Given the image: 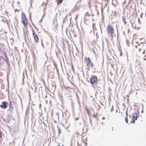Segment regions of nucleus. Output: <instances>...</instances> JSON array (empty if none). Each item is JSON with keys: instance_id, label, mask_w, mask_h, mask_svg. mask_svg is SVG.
I'll return each instance as SVG.
<instances>
[{"instance_id": "bf43d9fd", "label": "nucleus", "mask_w": 146, "mask_h": 146, "mask_svg": "<svg viewBox=\"0 0 146 146\" xmlns=\"http://www.w3.org/2000/svg\"><path fill=\"white\" fill-rule=\"evenodd\" d=\"M9 100H10L9 98Z\"/></svg>"}, {"instance_id": "b1692460", "label": "nucleus", "mask_w": 146, "mask_h": 146, "mask_svg": "<svg viewBox=\"0 0 146 146\" xmlns=\"http://www.w3.org/2000/svg\"><path fill=\"white\" fill-rule=\"evenodd\" d=\"M72 69L73 71H74V68L72 65Z\"/></svg>"}, {"instance_id": "f8f14e48", "label": "nucleus", "mask_w": 146, "mask_h": 146, "mask_svg": "<svg viewBox=\"0 0 146 146\" xmlns=\"http://www.w3.org/2000/svg\"><path fill=\"white\" fill-rule=\"evenodd\" d=\"M6 69L7 70H8V71L7 70V72H9V71L10 70V63H8L7 64L6 66Z\"/></svg>"}, {"instance_id": "4be33fe9", "label": "nucleus", "mask_w": 146, "mask_h": 146, "mask_svg": "<svg viewBox=\"0 0 146 146\" xmlns=\"http://www.w3.org/2000/svg\"><path fill=\"white\" fill-rule=\"evenodd\" d=\"M41 45H42V46L43 47V48H44V46L42 43V40H41Z\"/></svg>"}, {"instance_id": "ddd939ff", "label": "nucleus", "mask_w": 146, "mask_h": 146, "mask_svg": "<svg viewBox=\"0 0 146 146\" xmlns=\"http://www.w3.org/2000/svg\"><path fill=\"white\" fill-rule=\"evenodd\" d=\"M127 111H128V108H127L126 110V117H125V121L127 123H128V113H127Z\"/></svg>"}, {"instance_id": "bb28decb", "label": "nucleus", "mask_w": 146, "mask_h": 146, "mask_svg": "<svg viewBox=\"0 0 146 146\" xmlns=\"http://www.w3.org/2000/svg\"><path fill=\"white\" fill-rule=\"evenodd\" d=\"M142 40H144V42H140L141 43H144V42H145V39H143V38H142L141 39Z\"/></svg>"}, {"instance_id": "0eeeda50", "label": "nucleus", "mask_w": 146, "mask_h": 146, "mask_svg": "<svg viewBox=\"0 0 146 146\" xmlns=\"http://www.w3.org/2000/svg\"><path fill=\"white\" fill-rule=\"evenodd\" d=\"M14 101H11L9 102V109L8 110H12L13 107L14 106Z\"/></svg>"}, {"instance_id": "680f3d73", "label": "nucleus", "mask_w": 146, "mask_h": 146, "mask_svg": "<svg viewBox=\"0 0 146 146\" xmlns=\"http://www.w3.org/2000/svg\"><path fill=\"white\" fill-rule=\"evenodd\" d=\"M31 0V1H32V0Z\"/></svg>"}, {"instance_id": "a211bd4d", "label": "nucleus", "mask_w": 146, "mask_h": 146, "mask_svg": "<svg viewBox=\"0 0 146 146\" xmlns=\"http://www.w3.org/2000/svg\"><path fill=\"white\" fill-rule=\"evenodd\" d=\"M4 61H5L6 62L7 64L8 63H9V62L8 59L7 57H6Z\"/></svg>"}, {"instance_id": "4d7b16f0", "label": "nucleus", "mask_w": 146, "mask_h": 146, "mask_svg": "<svg viewBox=\"0 0 146 146\" xmlns=\"http://www.w3.org/2000/svg\"><path fill=\"white\" fill-rule=\"evenodd\" d=\"M123 110H124V108H123Z\"/></svg>"}, {"instance_id": "5fc2aeb1", "label": "nucleus", "mask_w": 146, "mask_h": 146, "mask_svg": "<svg viewBox=\"0 0 146 146\" xmlns=\"http://www.w3.org/2000/svg\"><path fill=\"white\" fill-rule=\"evenodd\" d=\"M126 96L128 97V95H126Z\"/></svg>"}, {"instance_id": "c85d7f7f", "label": "nucleus", "mask_w": 146, "mask_h": 146, "mask_svg": "<svg viewBox=\"0 0 146 146\" xmlns=\"http://www.w3.org/2000/svg\"><path fill=\"white\" fill-rule=\"evenodd\" d=\"M81 0H78L77 2V3H80L81 2Z\"/></svg>"}, {"instance_id": "7ed1b4c3", "label": "nucleus", "mask_w": 146, "mask_h": 146, "mask_svg": "<svg viewBox=\"0 0 146 146\" xmlns=\"http://www.w3.org/2000/svg\"><path fill=\"white\" fill-rule=\"evenodd\" d=\"M114 29L111 25L110 24L108 26L107 32L108 34H110L111 38L112 39L113 38Z\"/></svg>"}, {"instance_id": "49530a36", "label": "nucleus", "mask_w": 146, "mask_h": 146, "mask_svg": "<svg viewBox=\"0 0 146 146\" xmlns=\"http://www.w3.org/2000/svg\"><path fill=\"white\" fill-rule=\"evenodd\" d=\"M81 123H80V125H81Z\"/></svg>"}, {"instance_id": "72a5a7b5", "label": "nucleus", "mask_w": 146, "mask_h": 146, "mask_svg": "<svg viewBox=\"0 0 146 146\" xmlns=\"http://www.w3.org/2000/svg\"><path fill=\"white\" fill-rule=\"evenodd\" d=\"M126 41L127 44V45H128V40H127V39H126Z\"/></svg>"}, {"instance_id": "39448f33", "label": "nucleus", "mask_w": 146, "mask_h": 146, "mask_svg": "<svg viewBox=\"0 0 146 146\" xmlns=\"http://www.w3.org/2000/svg\"><path fill=\"white\" fill-rule=\"evenodd\" d=\"M135 47L137 48L138 49V51L141 52V53H142L143 54H145V50L143 48H141V46L140 45H138V46H135Z\"/></svg>"}, {"instance_id": "603ef678", "label": "nucleus", "mask_w": 146, "mask_h": 146, "mask_svg": "<svg viewBox=\"0 0 146 146\" xmlns=\"http://www.w3.org/2000/svg\"><path fill=\"white\" fill-rule=\"evenodd\" d=\"M84 20H85V17H84Z\"/></svg>"}, {"instance_id": "aec40b11", "label": "nucleus", "mask_w": 146, "mask_h": 146, "mask_svg": "<svg viewBox=\"0 0 146 146\" xmlns=\"http://www.w3.org/2000/svg\"><path fill=\"white\" fill-rule=\"evenodd\" d=\"M123 21L124 24H126L127 23V22L124 20V19L123 17Z\"/></svg>"}, {"instance_id": "cd10ccee", "label": "nucleus", "mask_w": 146, "mask_h": 146, "mask_svg": "<svg viewBox=\"0 0 146 146\" xmlns=\"http://www.w3.org/2000/svg\"><path fill=\"white\" fill-rule=\"evenodd\" d=\"M15 20H16V23H17V24H18V20L17 19H16V17H15Z\"/></svg>"}, {"instance_id": "1a4fd4ad", "label": "nucleus", "mask_w": 146, "mask_h": 146, "mask_svg": "<svg viewBox=\"0 0 146 146\" xmlns=\"http://www.w3.org/2000/svg\"><path fill=\"white\" fill-rule=\"evenodd\" d=\"M22 23L23 24L24 26L26 28H27V20L26 18L24 19H22L21 20Z\"/></svg>"}, {"instance_id": "f03ea898", "label": "nucleus", "mask_w": 146, "mask_h": 146, "mask_svg": "<svg viewBox=\"0 0 146 146\" xmlns=\"http://www.w3.org/2000/svg\"><path fill=\"white\" fill-rule=\"evenodd\" d=\"M104 84L105 83L103 80L99 79L93 88L94 89L97 88L101 89L103 88H104Z\"/></svg>"}, {"instance_id": "f704fd0d", "label": "nucleus", "mask_w": 146, "mask_h": 146, "mask_svg": "<svg viewBox=\"0 0 146 146\" xmlns=\"http://www.w3.org/2000/svg\"><path fill=\"white\" fill-rule=\"evenodd\" d=\"M95 25V23H94L93 24V25H92V26H93V27H94V25Z\"/></svg>"}, {"instance_id": "4c0bfd02", "label": "nucleus", "mask_w": 146, "mask_h": 146, "mask_svg": "<svg viewBox=\"0 0 146 146\" xmlns=\"http://www.w3.org/2000/svg\"><path fill=\"white\" fill-rule=\"evenodd\" d=\"M60 129H58V134H60Z\"/></svg>"}, {"instance_id": "2f4dec72", "label": "nucleus", "mask_w": 146, "mask_h": 146, "mask_svg": "<svg viewBox=\"0 0 146 146\" xmlns=\"http://www.w3.org/2000/svg\"><path fill=\"white\" fill-rule=\"evenodd\" d=\"M93 52L95 54H96L95 52V51L94 49L93 48Z\"/></svg>"}, {"instance_id": "e433bc0d", "label": "nucleus", "mask_w": 146, "mask_h": 146, "mask_svg": "<svg viewBox=\"0 0 146 146\" xmlns=\"http://www.w3.org/2000/svg\"><path fill=\"white\" fill-rule=\"evenodd\" d=\"M126 3V1H124V2H123V5H124V4Z\"/></svg>"}, {"instance_id": "13d9d810", "label": "nucleus", "mask_w": 146, "mask_h": 146, "mask_svg": "<svg viewBox=\"0 0 146 146\" xmlns=\"http://www.w3.org/2000/svg\"><path fill=\"white\" fill-rule=\"evenodd\" d=\"M92 16H93V15H93V14H92Z\"/></svg>"}, {"instance_id": "6ab92c4d", "label": "nucleus", "mask_w": 146, "mask_h": 146, "mask_svg": "<svg viewBox=\"0 0 146 146\" xmlns=\"http://www.w3.org/2000/svg\"><path fill=\"white\" fill-rule=\"evenodd\" d=\"M90 14H89V13L88 12H86L85 14V16H89Z\"/></svg>"}, {"instance_id": "c756f323", "label": "nucleus", "mask_w": 146, "mask_h": 146, "mask_svg": "<svg viewBox=\"0 0 146 146\" xmlns=\"http://www.w3.org/2000/svg\"><path fill=\"white\" fill-rule=\"evenodd\" d=\"M6 91H7V92L8 94H9V90H7V89H6Z\"/></svg>"}, {"instance_id": "9d476101", "label": "nucleus", "mask_w": 146, "mask_h": 146, "mask_svg": "<svg viewBox=\"0 0 146 146\" xmlns=\"http://www.w3.org/2000/svg\"><path fill=\"white\" fill-rule=\"evenodd\" d=\"M132 118L133 123H134L135 120L137 119V115L136 113H135L133 114Z\"/></svg>"}, {"instance_id": "20e7f679", "label": "nucleus", "mask_w": 146, "mask_h": 146, "mask_svg": "<svg viewBox=\"0 0 146 146\" xmlns=\"http://www.w3.org/2000/svg\"><path fill=\"white\" fill-rule=\"evenodd\" d=\"M8 103L6 101H3L1 103V104L0 105V107L3 109H6L8 106Z\"/></svg>"}, {"instance_id": "473e14b6", "label": "nucleus", "mask_w": 146, "mask_h": 146, "mask_svg": "<svg viewBox=\"0 0 146 146\" xmlns=\"http://www.w3.org/2000/svg\"><path fill=\"white\" fill-rule=\"evenodd\" d=\"M65 21H66V20L65 19H64L63 20V23H64Z\"/></svg>"}, {"instance_id": "a19ab883", "label": "nucleus", "mask_w": 146, "mask_h": 146, "mask_svg": "<svg viewBox=\"0 0 146 146\" xmlns=\"http://www.w3.org/2000/svg\"><path fill=\"white\" fill-rule=\"evenodd\" d=\"M123 33L124 34V35L125 36H126L125 34V31H124L123 32Z\"/></svg>"}, {"instance_id": "a18cd8bd", "label": "nucleus", "mask_w": 146, "mask_h": 146, "mask_svg": "<svg viewBox=\"0 0 146 146\" xmlns=\"http://www.w3.org/2000/svg\"><path fill=\"white\" fill-rule=\"evenodd\" d=\"M127 60H128V55H127Z\"/></svg>"}, {"instance_id": "4468645a", "label": "nucleus", "mask_w": 146, "mask_h": 146, "mask_svg": "<svg viewBox=\"0 0 146 146\" xmlns=\"http://www.w3.org/2000/svg\"><path fill=\"white\" fill-rule=\"evenodd\" d=\"M3 121H5L6 123H8L10 121V119L9 117H7L5 119H4L3 118Z\"/></svg>"}, {"instance_id": "8fccbe9b", "label": "nucleus", "mask_w": 146, "mask_h": 146, "mask_svg": "<svg viewBox=\"0 0 146 146\" xmlns=\"http://www.w3.org/2000/svg\"><path fill=\"white\" fill-rule=\"evenodd\" d=\"M34 31V30H32V31Z\"/></svg>"}, {"instance_id": "5701e85b", "label": "nucleus", "mask_w": 146, "mask_h": 146, "mask_svg": "<svg viewBox=\"0 0 146 146\" xmlns=\"http://www.w3.org/2000/svg\"><path fill=\"white\" fill-rule=\"evenodd\" d=\"M46 8V7H45L44 8V9H43V12L44 13V14L43 15V16H42V17L44 16V14H45V12H44V10Z\"/></svg>"}, {"instance_id": "9b49d317", "label": "nucleus", "mask_w": 146, "mask_h": 146, "mask_svg": "<svg viewBox=\"0 0 146 146\" xmlns=\"http://www.w3.org/2000/svg\"><path fill=\"white\" fill-rule=\"evenodd\" d=\"M4 60L5 58L3 57L0 56V66L2 65Z\"/></svg>"}, {"instance_id": "052dcab7", "label": "nucleus", "mask_w": 146, "mask_h": 146, "mask_svg": "<svg viewBox=\"0 0 146 146\" xmlns=\"http://www.w3.org/2000/svg\"><path fill=\"white\" fill-rule=\"evenodd\" d=\"M140 40H141V39H140Z\"/></svg>"}, {"instance_id": "6e6d98bb", "label": "nucleus", "mask_w": 146, "mask_h": 146, "mask_svg": "<svg viewBox=\"0 0 146 146\" xmlns=\"http://www.w3.org/2000/svg\"><path fill=\"white\" fill-rule=\"evenodd\" d=\"M127 102H128V99H127Z\"/></svg>"}, {"instance_id": "7c9ffc66", "label": "nucleus", "mask_w": 146, "mask_h": 146, "mask_svg": "<svg viewBox=\"0 0 146 146\" xmlns=\"http://www.w3.org/2000/svg\"><path fill=\"white\" fill-rule=\"evenodd\" d=\"M113 106H112V107L111 108V111H113Z\"/></svg>"}, {"instance_id": "2eb2a0df", "label": "nucleus", "mask_w": 146, "mask_h": 146, "mask_svg": "<svg viewBox=\"0 0 146 146\" xmlns=\"http://www.w3.org/2000/svg\"><path fill=\"white\" fill-rule=\"evenodd\" d=\"M25 18H26L25 15L23 13H22L21 14V20L24 19H25Z\"/></svg>"}, {"instance_id": "79ce46f5", "label": "nucleus", "mask_w": 146, "mask_h": 146, "mask_svg": "<svg viewBox=\"0 0 146 146\" xmlns=\"http://www.w3.org/2000/svg\"><path fill=\"white\" fill-rule=\"evenodd\" d=\"M17 3L18 4H20V2L19 1H18Z\"/></svg>"}, {"instance_id": "412c9836", "label": "nucleus", "mask_w": 146, "mask_h": 146, "mask_svg": "<svg viewBox=\"0 0 146 146\" xmlns=\"http://www.w3.org/2000/svg\"><path fill=\"white\" fill-rule=\"evenodd\" d=\"M90 124L92 125V119L90 117Z\"/></svg>"}, {"instance_id": "393cba45", "label": "nucleus", "mask_w": 146, "mask_h": 146, "mask_svg": "<svg viewBox=\"0 0 146 146\" xmlns=\"http://www.w3.org/2000/svg\"><path fill=\"white\" fill-rule=\"evenodd\" d=\"M79 119V117H76L75 118V120H78Z\"/></svg>"}, {"instance_id": "f257e3e1", "label": "nucleus", "mask_w": 146, "mask_h": 146, "mask_svg": "<svg viewBox=\"0 0 146 146\" xmlns=\"http://www.w3.org/2000/svg\"><path fill=\"white\" fill-rule=\"evenodd\" d=\"M99 80L96 76L92 75L90 76V80H87V81L89 82L90 83L92 86L93 87Z\"/></svg>"}, {"instance_id": "dca6fc26", "label": "nucleus", "mask_w": 146, "mask_h": 146, "mask_svg": "<svg viewBox=\"0 0 146 146\" xmlns=\"http://www.w3.org/2000/svg\"><path fill=\"white\" fill-rule=\"evenodd\" d=\"M57 4L59 5L62 2L63 0H57Z\"/></svg>"}, {"instance_id": "58836bf2", "label": "nucleus", "mask_w": 146, "mask_h": 146, "mask_svg": "<svg viewBox=\"0 0 146 146\" xmlns=\"http://www.w3.org/2000/svg\"><path fill=\"white\" fill-rule=\"evenodd\" d=\"M96 36H97V38H98V35H97V34H96Z\"/></svg>"}, {"instance_id": "de8ad7c7", "label": "nucleus", "mask_w": 146, "mask_h": 146, "mask_svg": "<svg viewBox=\"0 0 146 146\" xmlns=\"http://www.w3.org/2000/svg\"><path fill=\"white\" fill-rule=\"evenodd\" d=\"M46 97H47V96H45V98H46Z\"/></svg>"}, {"instance_id": "c9c22d12", "label": "nucleus", "mask_w": 146, "mask_h": 146, "mask_svg": "<svg viewBox=\"0 0 146 146\" xmlns=\"http://www.w3.org/2000/svg\"><path fill=\"white\" fill-rule=\"evenodd\" d=\"M78 17V16L77 15V16H76V17L75 18V20H76L77 19Z\"/></svg>"}, {"instance_id": "09e8293b", "label": "nucleus", "mask_w": 146, "mask_h": 146, "mask_svg": "<svg viewBox=\"0 0 146 146\" xmlns=\"http://www.w3.org/2000/svg\"><path fill=\"white\" fill-rule=\"evenodd\" d=\"M96 68H94V70H96Z\"/></svg>"}, {"instance_id": "f3484780", "label": "nucleus", "mask_w": 146, "mask_h": 146, "mask_svg": "<svg viewBox=\"0 0 146 146\" xmlns=\"http://www.w3.org/2000/svg\"><path fill=\"white\" fill-rule=\"evenodd\" d=\"M68 119L66 118L65 119H64L63 120V122L67 124V120Z\"/></svg>"}, {"instance_id": "6e6552de", "label": "nucleus", "mask_w": 146, "mask_h": 146, "mask_svg": "<svg viewBox=\"0 0 146 146\" xmlns=\"http://www.w3.org/2000/svg\"><path fill=\"white\" fill-rule=\"evenodd\" d=\"M33 35L35 42L36 43H37L39 39L38 36L34 32L33 33Z\"/></svg>"}, {"instance_id": "423d86ee", "label": "nucleus", "mask_w": 146, "mask_h": 146, "mask_svg": "<svg viewBox=\"0 0 146 146\" xmlns=\"http://www.w3.org/2000/svg\"><path fill=\"white\" fill-rule=\"evenodd\" d=\"M90 64L91 65L92 68H93L94 67V64L92 62L90 58L89 57H88L87 59L86 64L87 66L88 65Z\"/></svg>"}, {"instance_id": "864d4df0", "label": "nucleus", "mask_w": 146, "mask_h": 146, "mask_svg": "<svg viewBox=\"0 0 146 146\" xmlns=\"http://www.w3.org/2000/svg\"><path fill=\"white\" fill-rule=\"evenodd\" d=\"M32 25H33L34 26V25L33 24Z\"/></svg>"}, {"instance_id": "37998d69", "label": "nucleus", "mask_w": 146, "mask_h": 146, "mask_svg": "<svg viewBox=\"0 0 146 146\" xmlns=\"http://www.w3.org/2000/svg\"><path fill=\"white\" fill-rule=\"evenodd\" d=\"M93 117H95V115H93Z\"/></svg>"}, {"instance_id": "3c124183", "label": "nucleus", "mask_w": 146, "mask_h": 146, "mask_svg": "<svg viewBox=\"0 0 146 146\" xmlns=\"http://www.w3.org/2000/svg\"><path fill=\"white\" fill-rule=\"evenodd\" d=\"M17 9H15V11H17Z\"/></svg>"}, {"instance_id": "c03bdc74", "label": "nucleus", "mask_w": 146, "mask_h": 146, "mask_svg": "<svg viewBox=\"0 0 146 146\" xmlns=\"http://www.w3.org/2000/svg\"><path fill=\"white\" fill-rule=\"evenodd\" d=\"M125 7H126V8L127 9V6L126 5V6H125Z\"/></svg>"}, {"instance_id": "ea45409f", "label": "nucleus", "mask_w": 146, "mask_h": 146, "mask_svg": "<svg viewBox=\"0 0 146 146\" xmlns=\"http://www.w3.org/2000/svg\"><path fill=\"white\" fill-rule=\"evenodd\" d=\"M105 119V117H103L102 118V119L104 120Z\"/></svg>"}, {"instance_id": "a878e982", "label": "nucleus", "mask_w": 146, "mask_h": 146, "mask_svg": "<svg viewBox=\"0 0 146 146\" xmlns=\"http://www.w3.org/2000/svg\"><path fill=\"white\" fill-rule=\"evenodd\" d=\"M126 79L125 80H124V85H125V84L126 83Z\"/></svg>"}]
</instances>
